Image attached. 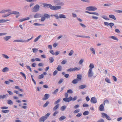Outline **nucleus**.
Wrapping results in <instances>:
<instances>
[{"label":"nucleus","mask_w":122,"mask_h":122,"mask_svg":"<svg viewBox=\"0 0 122 122\" xmlns=\"http://www.w3.org/2000/svg\"><path fill=\"white\" fill-rule=\"evenodd\" d=\"M44 6L45 7H47L49 6L50 8L52 10H58L61 8V7L60 6H54L51 4H44Z\"/></svg>","instance_id":"obj_1"},{"label":"nucleus","mask_w":122,"mask_h":122,"mask_svg":"<svg viewBox=\"0 0 122 122\" xmlns=\"http://www.w3.org/2000/svg\"><path fill=\"white\" fill-rule=\"evenodd\" d=\"M61 40L63 44H65L67 42V39L65 34H63L61 35Z\"/></svg>","instance_id":"obj_2"},{"label":"nucleus","mask_w":122,"mask_h":122,"mask_svg":"<svg viewBox=\"0 0 122 122\" xmlns=\"http://www.w3.org/2000/svg\"><path fill=\"white\" fill-rule=\"evenodd\" d=\"M39 5L38 4H36L32 9V11L33 12H36L39 10Z\"/></svg>","instance_id":"obj_3"},{"label":"nucleus","mask_w":122,"mask_h":122,"mask_svg":"<svg viewBox=\"0 0 122 122\" xmlns=\"http://www.w3.org/2000/svg\"><path fill=\"white\" fill-rule=\"evenodd\" d=\"M102 117H105L107 119L110 120H111V118L108 115H107V114L105 113H102Z\"/></svg>","instance_id":"obj_4"},{"label":"nucleus","mask_w":122,"mask_h":122,"mask_svg":"<svg viewBox=\"0 0 122 122\" xmlns=\"http://www.w3.org/2000/svg\"><path fill=\"white\" fill-rule=\"evenodd\" d=\"M94 73L92 70H89L87 73L88 76L89 78H91L93 76Z\"/></svg>","instance_id":"obj_5"},{"label":"nucleus","mask_w":122,"mask_h":122,"mask_svg":"<svg viewBox=\"0 0 122 122\" xmlns=\"http://www.w3.org/2000/svg\"><path fill=\"white\" fill-rule=\"evenodd\" d=\"M72 99V97H66L63 99V100L66 102H69Z\"/></svg>","instance_id":"obj_6"},{"label":"nucleus","mask_w":122,"mask_h":122,"mask_svg":"<svg viewBox=\"0 0 122 122\" xmlns=\"http://www.w3.org/2000/svg\"><path fill=\"white\" fill-rule=\"evenodd\" d=\"M90 101L91 102L93 103H95L97 102V100L96 98L94 97H92L91 98Z\"/></svg>","instance_id":"obj_7"},{"label":"nucleus","mask_w":122,"mask_h":122,"mask_svg":"<svg viewBox=\"0 0 122 122\" xmlns=\"http://www.w3.org/2000/svg\"><path fill=\"white\" fill-rule=\"evenodd\" d=\"M53 1L56 5H61V3L60 0H54Z\"/></svg>","instance_id":"obj_8"},{"label":"nucleus","mask_w":122,"mask_h":122,"mask_svg":"<svg viewBox=\"0 0 122 122\" xmlns=\"http://www.w3.org/2000/svg\"><path fill=\"white\" fill-rule=\"evenodd\" d=\"M13 42H19L25 43V40L23 39L15 40Z\"/></svg>","instance_id":"obj_9"},{"label":"nucleus","mask_w":122,"mask_h":122,"mask_svg":"<svg viewBox=\"0 0 122 122\" xmlns=\"http://www.w3.org/2000/svg\"><path fill=\"white\" fill-rule=\"evenodd\" d=\"M51 16H55L57 19H58L59 18H61V14H59V13H58L55 15H51Z\"/></svg>","instance_id":"obj_10"},{"label":"nucleus","mask_w":122,"mask_h":122,"mask_svg":"<svg viewBox=\"0 0 122 122\" xmlns=\"http://www.w3.org/2000/svg\"><path fill=\"white\" fill-rule=\"evenodd\" d=\"M50 97V95L48 94H45L44 96V97L42 99L43 100H45L47 99Z\"/></svg>","instance_id":"obj_11"},{"label":"nucleus","mask_w":122,"mask_h":122,"mask_svg":"<svg viewBox=\"0 0 122 122\" xmlns=\"http://www.w3.org/2000/svg\"><path fill=\"white\" fill-rule=\"evenodd\" d=\"M76 79L78 81H81L82 79V75L81 74H78L77 75Z\"/></svg>","instance_id":"obj_12"},{"label":"nucleus","mask_w":122,"mask_h":122,"mask_svg":"<svg viewBox=\"0 0 122 122\" xmlns=\"http://www.w3.org/2000/svg\"><path fill=\"white\" fill-rule=\"evenodd\" d=\"M11 10L9 9L3 10L0 12V13L1 14L5 13L6 12H10Z\"/></svg>","instance_id":"obj_13"},{"label":"nucleus","mask_w":122,"mask_h":122,"mask_svg":"<svg viewBox=\"0 0 122 122\" xmlns=\"http://www.w3.org/2000/svg\"><path fill=\"white\" fill-rule=\"evenodd\" d=\"M46 119V118L44 116L41 117L39 119V122H44L45 121Z\"/></svg>","instance_id":"obj_14"},{"label":"nucleus","mask_w":122,"mask_h":122,"mask_svg":"<svg viewBox=\"0 0 122 122\" xmlns=\"http://www.w3.org/2000/svg\"><path fill=\"white\" fill-rule=\"evenodd\" d=\"M99 109L101 111H104V107L103 104H102L100 105L99 107Z\"/></svg>","instance_id":"obj_15"},{"label":"nucleus","mask_w":122,"mask_h":122,"mask_svg":"<svg viewBox=\"0 0 122 122\" xmlns=\"http://www.w3.org/2000/svg\"><path fill=\"white\" fill-rule=\"evenodd\" d=\"M42 15L41 14L38 13H36L34 16V18H37L41 17Z\"/></svg>","instance_id":"obj_16"},{"label":"nucleus","mask_w":122,"mask_h":122,"mask_svg":"<svg viewBox=\"0 0 122 122\" xmlns=\"http://www.w3.org/2000/svg\"><path fill=\"white\" fill-rule=\"evenodd\" d=\"M86 87V85L83 84L79 86L78 88L80 89H82L85 88Z\"/></svg>","instance_id":"obj_17"},{"label":"nucleus","mask_w":122,"mask_h":122,"mask_svg":"<svg viewBox=\"0 0 122 122\" xmlns=\"http://www.w3.org/2000/svg\"><path fill=\"white\" fill-rule=\"evenodd\" d=\"M9 70V68L7 67H6L4 68L2 70V71L5 73L8 71Z\"/></svg>","instance_id":"obj_18"},{"label":"nucleus","mask_w":122,"mask_h":122,"mask_svg":"<svg viewBox=\"0 0 122 122\" xmlns=\"http://www.w3.org/2000/svg\"><path fill=\"white\" fill-rule=\"evenodd\" d=\"M11 38V36H7L4 37L3 39L5 41H7Z\"/></svg>","instance_id":"obj_19"},{"label":"nucleus","mask_w":122,"mask_h":122,"mask_svg":"<svg viewBox=\"0 0 122 122\" xmlns=\"http://www.w3.org/2000/svg\"><path fill=\"white\" fill-rule=\"evenodd\" d=\"M90 50L91 51L92 53L94 55L96 54L94 48L93 47H91L90 49Z\"/></svg>","instance_id":"obj_20"},{"label":"nucleus","mask_w":122,"mask_h":122,"mask_svg":"<svg viewBox=\"0 0 122 122\" xmlns=\"http://www.w3.org/2000/svg\"><path fill=\"white\" fill-rule=\"evenodd\" d=\"M59 104H57L56 106H55L53 109V111H55L56 110L57 108L59 107Z\"/></svg>","instance_id":"obj_21"},{"label":"nucleus","mask_w":122,"mask_h":122,"mask_svg":"<svg viewBox=\"0 0 122 122\" xmlns=\"http://www.w3.org/2000/svg\"><path fill=\"white\" fill-rule=\"evenodd\" d=\"M94 64L92 63H91L90 64L89 66L90 68L89 70H92V69L94 68Z\"/></svg>","instance_id":"obj_22"},{"label":"nucleus","mask_w":122,"mask_h":122,"mask_svg":"<svg viewBox=\"0 0 122 122\" xmlns=\"http://www.w3.org/2000/svg\"><path fill=\"white\" fill-rule=\"evenodd\" d=\"M19 12H17L15 11H14L12 12H10V14H14L17 15L18 14H19Z\"/></svg>","instance_id":"obj_23"},{"label":"nucleus","mask_w":122,"mask_h":122,"mask_svg":"<svg viewBox=\"0 0 122 122\" xmlns=\"http://www.w3.org/2000/svg\"><path fill=\"white\" fill-rule=\"evenodd\" d=\"M109 17L110 18H112L114 20H116V19L115 16L113 15H109Z\"/></svg>","instance_id":"obj_24"},{"label":"nucleus","mask_w":122,"mask_h":122,"mask_svg":"<svg viewBox=\"0 0 122 122\" xmlns=\"http://www.w3.org/2000/svg\"><path fill=\"white\" fill-rule=\"evenodd\" d=\"M109 38H112L114 40H116L117 41H118V38L114 36H111L109 37Z\"/></svg>","instance_id":"obj_25"},{"label":"nucleus","mask_w":122,"mask_h":122,"mask_svg":"<svg viewBox=\"0 0 122 122\" xmlns=\"http://www.w3.org/2000/svg\"><path fill=\"white\" fill-rule=\"evenodd\" d=\"M41 36V35H39L37 37H36L34 40V42H37L38 40L40 38Z\"/></svg>","instance_id":"obj_26"},{"label":"nucleus","mask_w":122,"mask_h":122,"mask_svg":"<svg viewBox=\"0 0 122 122\" xmlns=\"http://www.w3.org/2000/svg\"><path fill=\"white\" fill-rule=\"evenodd\" d=\"M7 103L9 105H12L13 104V102L11 100H7Z\"/></svg>","instance_id":"obj_27"},{"label":"nucleus","mask_w":122,"mask_h":122,"mask_svg":"<svg viewBox=\"0 0 122 122\" xmlns=\"http://www.w3.org/2000/svg\"><path fill=\"white\" fill-rule=\"evenodd\" d=\"M78 81H78L76 79L73 80L72 81V83L74 84H75L77 83L78 82Z\"/></svg>","instance_id":"obj_28"},{"label":"nucleus","mask_w":122,"mask_h":122,"mask_svg":"<svg viewBox=\"0 0 122 122\" xmlns=\"http://www.w3.org/2000/svg\"><path fill=\"white\" fill-rule=\"evenodd\" d=\"M101 17L104 19L107 20H109V19L108 18L107 16L105 15H103L101 16Z\"/></svg>","instance_id":"obj_29"},{"label":"nucleus","mask_w":122,"mask_h":122,"mask_svg":"<svg viewBox=\"0 0 122 122\" xmlns=\"http://www.w3.org/2000/svg\"><path fill=\"white\" fill-rule=\"evenodd\" d=\"M91 11H94L97 9V8L95 6H91Z\"/></svg>","instance_id":"obj_30"},{"label":"nucleus","mask_w":122,"mask_h":122,"mask_svg":"<svg viewBox=\"0 0 122 122\" xmlns=\"http://www.w3.org/2000/svg\"><path fill=\"white\" fill-rule=\"evenodd\" d=\"M9 20H8L1 19L0 20V23L5 22L8 21Z\"/></svg>","instance_id":"obj_31"},{"label":"nucleus","mask_w":122,"mask_h":122,"mask_svg":"<svg viewBox=\"0 0 122 122\" xmlns=\"http://www.w3.org/2000/svg\"><path fill=\"white\" fill-rule=\"evenodd\" d=\"M8 12L9 13V14H5L4 15H2V17H5L9 16V15H11V14H10V12Z\"/></svg>","instance_id":"obj_32"},{"label":"nucleus","mask_w":122,"mask_h":122,"mask_svg":"<svg viewBox=\"0 0 122 122\" xmlns=\"http://www.w3.org/2000/svg\"><path fill=\"white\" fill-rule=\"evenodd\" d=\"M49 60L50 61V63L53 62L54 61V59L53 57H51L49 58Z\"/></svg>","instance_id":"obj_33"},{"label":"nucleus","mask_w":122,"mask_h":122,"mask_svg":"<svg viewBox=\"0 0 122 122\" xmlns=\"http://www.w3.org/2000/svg\"><path fill=\"white\" fill-rule=\"evenodd\" d=\"M43 16L46 18V19L50 17V15L47 14H44Z\"/></svg>","instance_id":"obj_34"},{"label":"nucleus","mask_w":122,"mask_h":122,"mask_svg":"<svg viewBox=\"0 0 122 122\" xmlns=\"http://www.w3.org/2000/svg\"><path fill=\"white\" fill-rule=\"evenodd\" d=\"M2 56L4 57L5 59H8L9 58V56L3 54H2Z\"/></svg>","instance_id":"obj_35"},{"label":"nucleus","mask_w":122,"mask_h":122,"mask_svg":"<svg viewBox=\"0 0 122 122\" xmlns=\"http://www.w3.org/2000/svg\"><path fill=\"white\" fill-rule=\"evenodd\" d=\"M49 102L47 101L46 103L43 105V107H46L48 106V105L49 104Z\"/></svg>","instance_id":"obj_36"},{"label":"nucleus","mask_w":122,"mask_h":122,"mask_svg":"<svg viewBox=\"0 0 122 122\" xmlns=\"http://www.w3.org/2000/svg\"><path fill=\"white\" fill-rule=\"evenodd\" d=\"M33 37H34V36H31V38H30L26 40H25V43L28 42L30 40H31L33 38Z\"/></svg>","instance_id":"obj_37"},{"label":"nucleus","mask_w":122,"mask_h":122,"mask_svg":"<svg viewBox=\"0 0 122 122\" xmlns=\"http://www.w3.org/2000/svg\"><path fill=\"white\" fill-rule=\"evenodd\" d=\"M89 114V112L88 111H86L84 112L83 113L84 115L86 116L88 115Z\"/></svg>","instance_id":"obj_38"},{"label":"nucleus","mask_w":122,"mask_h":122,"mask_svg":"<svg viewBox=\"0 0 122 122\" xmlns=\"http://www.w3.org/2000/svg\"><path fill=\"white\" fill-rule=\"evenodd\" d=\"M20 74L25 79H26V77L25 74H24V73L22 72H20Z\"/></svg>","instance_id":"obj_39"},{"label":"nucleus","mask_w":122,"mask_h":122,"mask_svg":"<svg viewBox=\"0 0 122 122\" xmlns=\"http://www.w3.org/2000/svg\"><path fill=\"white\" fill-rule=\"evenodd\" d=\"M9 110H2V112L5 113H8L9 112Z\"/></svg>","instance_id":"obj_40"},{"label":"nucleus","mask_w":122,"mask_h":122,"mask_svg":"<svg viewBox=\"0 0 122 122\" xmlns=\"http://www.w3.org/2000/svg\"><path fill=\"white\" fill-rule=\"evenodd\" d=\"M74 52L72 50H71L69 53L68 54V55L69 56H71L74 53Z\"/></svg>","instance_id":"obj_41"},{"label":"nucleus","mask_w":122,"mask_h":122,"mask_svg":"<svg viewBox=\"0 0 122 122\" xmlns=\"http://www.w3.org/2000/svg\"><path fill=\"white\" fill-rule=\"evenodd\" d=\"M32 50L33 52L36 53L38 49L36 48H34L32 49Z\"/></svg>","instance_id":"obj_42"},{"label":"nucleus","mask_w":122,"mask_h":122,"mask_svg":"<svg viewBox=\"0 0 122 122\" xmlns=\"http://www.w3.org/2000/svg\"><path fill=\"white\" fill-rule=\"evenodd\" d=\"M67 92L68 93L71 94L73 93V92L71 89H70L67 90Z\"/></svg>","instance_id":"obj_43"},{"label":"nucleus","mask_w":122,"mask_h":122,"mask_svg":"<svg viewBox=\"0 0 122 122\" xmlns=\"http://www.w3.org/2000/svg\"><path fill=\"white\" fill-rule=\"evenodd\" d=\"M105 81L106 82L109 83H111L110 82V80L107 78H106L105 79Z\"/></svg>","instance_id":"obj_44"},{"label":"nucleus","mask_w":122,"mask_h":122,"mask_svg":"<svg viewBox=\"0 0 122 122\" xmlns=\"http://www.w3.org/2000/svg\"><path fill=\"white\" fill-rule=\"evenodd\" d=\"M80 111V109H76L74 111L73 113H77L79 112Z\"/></svg>","instance_id":"obj_45"},{"label":"nucleus","mask_w":122,"mask_h":122,"mask_svg":"<svg viewBox=\"0 0 122 122\" xmlns=\"http://www.w3.org/2000/svg\"><path fill=\"white\" fill-rule=\"evenodd\" d=\"M61 101L60 99H59L55 101L54 103V104L55 105H56V104H57L59 102H60Z\"/></svg>","instance_id":"obj_46"},{"label":"nucleus","mask_w":122,"mask_h":122,"mask_svg":"<svg viewBox=\"0 0 122 122\" xmlns=\"http://www.w3.org/2000/svg\"><path fill=\"white\" fill-rule=\"evenodd\" d=\"M56 69L59 71H61V66L59 65L56 68Z\"/></svg>","instance_id":"obj_47"},{"label":"nucleus","mask_w":122,"mask_h":122,"mask_svg":"<svg viewBox=\"0 0 122 122\" xmlns=\"http://www.w3.org/2000/svg\"><path fill=\"white\" fill-rule=\"evenodd\" d=\"M74 71V68H71L68 69L67 71Z\"/></svg>","instance_id":"obj_48"},{"label":"nucleus","mask_w":122,"mask_h":122,"mask_svg":"<svg viewBox=\"0 0 122 122\" xmlns=\"http://www.w3.org/2000/svg\"><path fill=\"white\" fill-rule=\"evenodd\" d=\"M44 77V75L43 74H41L39 75V76L38 78L39 79H41L43 78Z\"/></svg>","instance_id":"obj_49"},{"label":"nucleus","mask_w":122,"mask_h":122,"mask_svg":"<svg viewBox=\"0 0 122 122\" xmlns=\"http://www.w3.org/2000/svg\"><path fill=\"white\" fill-rule=\"evenodd\" d=\"M67 62V61L66 60H64L61 62V64H66Z\"/></svg>","instance_id":"obj_50"},{"label":"nucleus","mask_w":122,"mask_h":122,"mask_svg":"<svg viewBox=\"0 0 122 122\" xmlns=\"http://www.w3.org/2000/svg\"><path fill=\"white\" fill-rule=\"evenodd\" d=\"M66 108V106H64L61 107V110L64 111Z\"/></svg>","instance_id":"obj_51"},{"label":"nucleus","mask_w":122,"mask_h":122,"mask_svg":"<svg viewBox=\"0 0 122 122\" xmlns=\"http://www.w3.org/2000/svg\"><path fill=\"white\" fill-rule=\"evenodd\" d=\"M26 68L28 70H29L30 72H31L32 71L30 66H26Z\"/></svg>","instance_id":"obj_52"},{"label":"nucleus","mask_w":122,"mask_h":122,"mask_svg":"<svg viewBox=\"0 0 122 122\" xmlns=\"http://www.w3.org/2000/svg\"><path fill=\"white\" fill-rule=\"evenodd\" d=\"M82 115V114L81 113H78L77 115L76 116V117H80Z\"/></svg>","instance_id":"obj_53"},{"label":"nucleus","mask_w":122,"mask_h":122,"mask_svg":"<svg viewBox=\"0 0 122 122\" xmlns=\"http://www.w3.org/2000/svg\"><path fill=\"white\" fill-rule=\"evenodd\" d=\"M58 72V71L56 70H55L53 72V76H56Z\"/></svg>","instance_id":"obj_54"},{"label":"nucleus","mask_w":122,"mask_h":122,"mask_svg":"<svg viewBox=\"0 0 122 122\" xmlns=\"http://www.w3.org/2000/svg\"><path fill=\"white\" fill-rule=\"evenodd\" d=\"M92 17L93 19H94L95 20H97L98 19V17L95 16L94 15H92Z\"/></svg>","instance_id":"obj_55"},{"label":"nucleus","mask_w":122,"mask_h":122,"mask_svg":"<svg viewBox=\"0 0 122 122\" xmlns=\"http://www.w3.org/2000/svg\"><path fill=\"white\" fill-rule=\"evenodd\" d=\"M91 14H93L94 15H96L97 16H98L99 15V14L97 12H91Z\"/></svg>","instance_id":"obj_56"},{"label":"nucleus","mask_w":122,"mask_h":122,"mask_svg":"<svg viewBox=\"0 0 122 122\" xmlns=\"http://www.w3.org/2000/svg\"><path fill=\"white\" fill-rule=\"evenodd\" d=\"M7 92L9 93V95H12L13 94V92L10 91H7Z\"/></svg>","instance_id":"obj_57"},{"label":"nucleus","mask_w":122,"mask_h":122,"mask_svg":"<svg viewBox=\"0 0 122 122\" xmlns=\"http://www.w3.org/2000/svg\"><path fill=\"white\" fill-rule=\"evenodd\" d=\"M97 122H104V120L102 119L98 120Z\"/></svg>","instance_id":"obj_58"},{"label":"nucleus","mask_w":122,"mask_h":122,"mask_svg":"<svg viewBox=\"0 0 122 122\" xmlns=\"http://www.w3.org/2000/svg\"><path fill=\"white\" fill-rule=\"evenodd\" d=\"M46 19V18L44 17V16L41 18V21H44Z\"/></svg>","instance_id":"obj_59"},{"label":"nucleus","mask_w":122,"mask_h":122,"mask_svg":"<svg viewBox=\"0 0 122 122\" xmlns=\"http://www.w3.org/2000/svg\"><path fill=\"white\" fill-rule=\"evenodd\" d=\"M80 69V67L77 68L76 67H75L74 68V71H75L76 70L78 71Z\"/></svg>","instance_id":"obj_60"},{"label":"nucleus","mask_w":122,"mask_h":122,"mask_svg":"<svg viewBox=\"0 0 122 122\" xmlns=\"http://www.w3.org/2000/svg\"><path fill=\"white\" fill-rule=\"evenodd\" d=\"M86 10L88 11H91V6L86 7Z\"/></svg>","instance_id":"obj_61"},{"label":"nucleus","mask_w":122,"mask_h":122,"mask_svg":"<svg viewBox=\"0 0 122 122\" xmlns=\"http://www.w3.org/2000/svg\"><path fill=\"white\" fill-rule=\"evenodd\" d=\"M33 25L36 26H40L42 25L41 24H38L37 23H35L33 24Z\"/></svg>","instance_id":"obj_62"},{"label":"nucleus","mask_w":122,"mask_h":122,"mask_svg":"<svg viewBox=\"0 0 122 122\" xmlns=\"http://www.w3.org/2000/svg\"><path fill=\"white\" fill-rule=\"evenodd\" d=\"M107 103L108 104L109 103V101L107 100H106L104 102V105H105V103Z\"/></svg>","instance_id":"obj_63"},{"label":"nucleus","mask_w":122,"mask_h":122,"mask_svg":"<svg viewBox=\"0 0 122 122\" xmlns=\"http://www.w3.org/2000/svg\"><path fill=\"white\" fill-rule=\"evenodd\" d=\"M50 114L49 113H48L46 114V115L45 116H44V117L46 118V119L50 115Z\"/></svg>","instance_id":"obj_64"}]
</instances>
